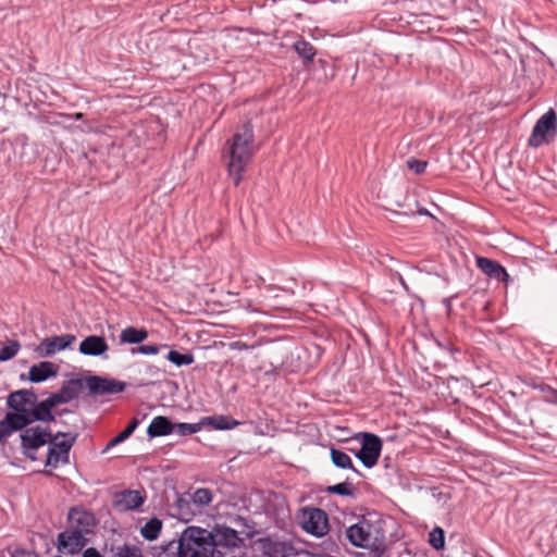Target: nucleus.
<instances>
[{
  "mask_svg": "<svg viewBox=\"0 0 557 557\" xmlns=\"http://www.w3.org/2000/svg\"><path fill=\"white\" fill-rule=\"evenodd\" d=\"M253 141V127L250 122H246L235 132L233 137L226 141L224 157L227 160L226 168L228 176L233 180L235 186H238L242 182L243 175L257 151Z\"/></svg>",
  "mask_w": 557,
  "mask_h": 557,
  "instance_id": "obj_1",
  "label": "nucleus"
},
{
  "mask_svg": "<svg viewBox=\"0 0 557 557\" xmlns=\"http://www.w3.org/2000/svg\"><path fill=\"white\" fill-rule=\"evenodd\" d=\"M211 533L200 527H187L177 541L168 544L164 550L173 548L177 557H215L214 544L210 542Z\"/></svg>",
  "mask_w": 557,
  "mask_h": 557,
  "instance_id": "obj_2",
  "label": "nucleus"
},
{
  "mask_svg": "<svg viewBox=\"0 0 557 557\" xmlns=\"http://www.w3.org/2000/svg\"><path fill=\"white\" fill-rule=\"evenodd\" d=\"M37 401L33 389H18L8 396L7 405L12 412H8L1 420V425H8L13 432L20 431L29 424L27 420L32 407Z\"/></svg>",
  "mask_w": 557,
  "mask_h": 557,
  "instance_id": "obj_3",
  "label": "nucleus"
},
{
  "mask_svg": "<svg viewBox=\"0 0 557 557\" xmlns=\"http://www.w3.org/2000/svg\"><path fill=\"white\" fill-rule=\"evenodd\" d=\"M76 434L57 433L49 442L46 466L53 469L66 465L70 460V450L76 441Z\"/></svg>",
  "mask_w": 557,
  "mask_h": 557,
  "instance_id": "obj_4",
  "label": "nucleus"
},
{
  "mask_svg": "<svg viewBox=\"0 0 557 557\" xmlns=\"http://www.w3.org/2000/svg\"><path fill=\"white\" fill-rule=\"evenodd\" d=\"M298 520L301 529L314 537H323L330 531L327 513L321 508H302L298 515Z\"/></svg>",
  "mask_w": 557,
  "mask_h": 557,
  "instance_id": "obj_5",
  "label": "nucleus"
},
{
  "mask_svg": "<svg viewBox=\"0 0 557 557\" xmlns=\"http://www.w3.org/2000/svg\"><path fill=\"white\" fill-rule=\"evenodd\" d=\"M556 112L553 109H549L536 121L529 138V146L539 148L544 144L549 143V140L556 135Z\"/></svg>",
  "mask_w": 557,
  "mask_h": 557,
  "instance_id": "obj_6",
  "label": "nucleus"
},
{
  "mask_svg": "<svg viewBox=\"0 0 557 557\" xmlns=\"http://www.w3.org/2000/svg\"><path fill=\"white\" fill-rule=\"evenodd\" d=\"M209 533H211L210 542L214 544L215 557H224V549L238 547L242 543L238 532L224 524H215Z\"/></svg>",
  "mask_w": 557,
  "mask_h": 557,
  "instance_id": "obj_7",
  "label": "nucleus"
},
{
  "mask_svg": "<svg viewBox=\"0 0 557 557\" xmlns=\"http://www.w3.org/2000/svg\"><path fill=\"white\" fill-rule=\"evenodd\" d=\"M382 450L381 438L372 433H363L360 449L355 454L366 468H373Z\"/></svg>",
  "mask_w": 557,
  "mask_h": 557,
  "instance_id": "obj_8",
  "label": "nucleus"
},
{
  "mask_svg": "<svg viewBox=\"0 0 557 557\" xmlns=\"http://www.w3.org/2000/svg\"><path fill=\"white\" fill-rule=\"evenodd\" d=\"M52 437L50 432L42 430L40 426L26 429L24 433L21 434V444L24 454L35 460L36 450L48 444Z\"/></svg>",
  "mask_w": 557,
  "mask_h": 557,
  "instance_id": "obj_9",
  "label": "nucleus"
},
{
  "mask_svg": "<svg viewBox=\"0 0 557 557\" xmlns=\"http://www.w3.org/2000/svg\"><path fill=\"white\" fill-rule=\"evenodd\" d=\"M146 499L144 490H123L113 494L112 505L117 511H133L141 507Z\"/></svg>",
  "mask_w": 557,
  "mask_h": 557,
  "instance_id": "obj_10",
  "label": "nucleus"
},
{
  "mask_svg": "<svg viewBox=\"0 0 557 557\" xmlns=\"http://www.w3.org/2000/svg\"><path fill=\"white\" fill-rule=\"evenodd\" d=\"M75 341L76 336L73 334L46 337L36 347V352L42 358H49L62 350L71 348Z\"/></svg>",
  "mask_w": 557,
  "mask_h": 557,
  "instance_id": "obj_11",
  "label": "nucleus"
},
{
  "mask_svg": "<svg viewBox=\"0 0 557 557\" xmlns=\"http://www.w3.org/2000/svg\"><path fill=\"white\" fill-rule=\"evenodd\" d=\"M86 544V536L81 534L79 531H74L70 528L58 535V550L65 555L78 554Z\"/></svg>",
  "mask_w": 557,
  "mask_h": 557,
  "instance_id": "obj_12",
  "label": "nucleus"
},
{
  "mask_svg": "<svg viewBox=\"0 0 557 557\" xmlns=\"http://www.w3.org/2000/svg\"><path fill=\"white\" fill-rule=\"evenodd\" d=\"M69 527L74 531H79L83 535H88L94 532L96 525V518L92 512L81 509L72 508L69 512Z\"/></svg>",
  "mask_w": 557,
  "mask_h": 557,
  "instance_id": "obj_13",
  "label": "nucleus"
},
{
  "mask_svg": "<svg viewBox=\"0 0 557 557\" xmlns=\"http://www.w3.org/2000/svg\"><path fill=\"white\" fill-rule=\"evenodd\" d=\"M85 387V382L83 377L75 376L67 381H64L61 388L49 396V398L53 401V404H67L71 400L75 399L83 388Z\"/></svg>",
  "mask_w": 557,
  "mask_h": 557,
  "instance_id": "obj_14",
  "label": "nucleus"
},
{
  "mask_svg": "<svg viewBox=\"0 0 557 557\" xmlns=\"http://www.w3.org/2000/svg\"><path fill=\"white\" fill-rule=\"evenodd\" d=\"M27 141H28V138L25 135L17 137L13 141L9 140V139L1 140V143H0V151L7 152L9 150V152L3 157V159L0 158V163L2 162L7 166H10L12 161H13V157L16 153V148L20 146L21 149H22L21 154H20L22 163L30 164L33 162L32 158H29L27 160H24L25 149L28 146Z\"/></svg>",
  "mask_w": 557,
  "mask_h": 557,
  "instance_id": "obj_15",
  "label": "nucleus"
},
{
  "mask_svg": "<svg viewBox=\"0 0 557 557\" xmlns=\"http://www.w3.org/2000/svg\"><path fill=\"white\" fill-rule=\"evenodd\" d=\"M371 524L367 521H359L346 530L348 541L356 547H368L371 541Z\"/></svg>",
  "mask_w": 557,
  "mask_h": 557,
  "instance_id": "obj_16",
  "label": "nucleus"
},
{
  "mask_svg": "<svg viewBox=\"0 0 557 557\" xmlns=\"http://www.w3.org/2000/svg\"><path fill=\"white\" fill-rule=\"evenodd\" d=\"M475 263L476 267L490 278L504 283L509 281L507 270L499 262L486 257H476Z\"/></svg>",
  "mask_w": 557,
  "mask_h": 557,
  "instance_id": "obj_17",
  "label": "nucleus"
},
{
  "mask_svg": "<svg viewBox=\"0 0 557 557\" xmlns=\"http://www.w3.org/2000/svg\"><path fill=\"white\" fill-rule=\"evenodd\" d=\"M190 492H186L183 494H178L176 502L174 504V509L176 510V517L185 522L191 521L197 515H199V510L196 507V504L191 502Z\"/></svg>",
  "mask_w": 557,
  "mask_h": 557,
  "instance_id": "obj_18",
  "label": "nucleus"
},
{
  "mask_svg": "<svg viewBox=\"0 0 557 557\" xmlns=\"http://www.w3.org/2000/svg\"><path fill=\"white\" fill-rule=\"evenodd\" d=\"M109 349L104 337L98 335H89L85 337L78 347V351L85 356H103Z\"/></svg>",
  "mask_w": 557,
  "mask_h": 557,
  "instance_id": "obj_19",
  "label": "nucleus"
},
{
  "mask_svg": "<svg viewBox=\"0 0 557 557\" xmlns=\"http://www.w3.org/2000/svg\"><path fill=\"white\" fill-rule=\"evenodd\" d=\"M55 407L53 401L48 397L45 400L39 403H35L32 407L27 420H29V424L35 421L40 422H50L54 421V416L52 414V408Z\"/></svg>",
  "mask_w": 557,
  "mask_h": 557,
  "instance_id": "obj_20",
  "label": "nucleus"
},
{
  "mask_svg": "<svg viewBox=\"0 0 557 557\" xmlns=\"http://www.w3.org/2000/svg\"><path fill=\"white\" fill-rule=\"evenodd\" d=\"M173 423L166 417L158 416L148 425L147 435L150 438H154L173 434Z\"/></svg>",
  "mask_w": 557,
  "mask_h": 557,
  "instance_id": "obj_21",
  "label": "nucleus"
},
{
  "mask_svg": "<svg viewBox=\"0 0 557 557\" xmlns=\"http://www.w3.org/2000/svg\"><path fill=\"white\" fill-rule=\"evenodd\" d=\"M57 369L54 364L49 361H41L38 364H34L29 369V381L33 383H40L47 379L54 376Z\"/></svg>",
  "mask_w": 557,
  "mask_h": 557,
  "instance_id": "obj_22",
  "label": "nucleus"
},
{
  "mask_svg": "<svg viewBox=\"0 0 557 557\" xmlns=\"http://www.w3.org/2000/svg\"><path fill=\"white\" fill-rule=\"evenodd\" d=\"M148 337L146 329H137L134 326L125 327L120 334L121 344H140Z\"/></svg>",
  "mask_w": 557,
  "mask_h": 557,
  "instance_id": "obj_23",
  "label": "nucleus"
},
{
  "mask_svg": "<svg viewBox=\"0 0 557 557\" xmlns=\"http://www.w3.org/2000/svg\"><path fill=\"white\" fill-rule=\"evenodd\" d=\"M202 423L211 425L214 430H232L236 428L239 422L230 416H212L206 417Z\"/></svg>",
  "mask_w": 557,
  "mask_h": 557,
  "instance_id": "obj_24",
  "label": "nucleus"
},
{
  "mask_svg": "<svg viewBox=\"0 0 557 557\" xmlns=\"http://www.w3.org/2000/svg\"><path fill=\"white\" fill-rule=\"evenodd\" d=\"M293 49L304 60L305 63L312 62L317 54V49L313 47V45L304 38L296 40L293 44Z\"/></svg>",
  "mask_w": 557,
  "mask_h": 557,
  "instance_id": "obj_25",
  "label": "nucleus"
},
{
  "mask_svg": "<svg viewBox=\"0 0 557 557\" xmlns=\"http://www.w3.org/2000/svg\"><path fill=\"white\" fill-rule=\"evenodd\" d=\"M110 552L112 557H144L141 548L135 544L129 543L112 545Z\"/></svg>",
  "mask_w": 557,
  "mask_h": 557,
  "instance_id": "obj_26",
  "label": "nucleus"
},
{
  "mask_svg": "<svg viewBox=\"0 0 557 557\" xmlns=\"http://www.w3.org/2000/svg\"><path fill=\"white\" fill-rule=\"evenodd\" d=\"M162 527V521L159 518L153 517L140 529V534L147 541H154L159 537Z\"/></svg>",
  "mask_w": 557,
  "mask_h": 557,
  "instance_id": "obj_27",
  "label": "nucleus"
},
{
  "mask_svg": "<svg viewBox=\"0 0 557 557\" xmlns=\"http://www.w3.org/2000/svg\"><path fill=\"white\" fill-rule=\"evenodd\" d=\"M331 459L337 468L351 469L355 473L361 475L360 471L352 466V461L349 455H347L345 451L337 448H331Z\"/></svg>",
  "mask_w": 557,
  "mask_h": 557,
  "instance_id": "obj_28",
  "label": "nucleus"
},
{
  "mask_svg": "<svg viewBox=\"0 0 557 557\" xmlns=\"http://www.w3.org/2000/svg\"><path fill=\"white\" fill-rule=\"evenodd\" d=\"M193 502L196 504L199 512H202V509L208 506L213 499V493L211 490L206 487L197 488L196 491L190 493Z\"/></svg>",
  "mask_w": 557,
  "mask_h": 557,
  "instance_id": "obj_29",
  "label": "nucleus"
},
{
  "mask_svg": "<svg viewBox=\"0 0 557 557\" xmlns=\"http://www.w3.org/2000/svg\"><path fill=\"white\" fill-rule=\"evenodd\" d=\"M85 386L88 387L90 394L94 395H104L107 388V379L100 376H88L84 379Z\"/></svg>",
  "mask_w": 557,
  "mask_h": 557,
  "instance_id": "obj_30",
  "label": "nucleus"
},
{
  "mask_svg": "<svg viewBox=\"0 0 557 557\" xmlns=\"http://www.w3.org/2000/svg\"><path fill=\"white\" fill-rule=\"evenodd\" d=\"M140 421L137 418H133L129 422V424L126 426L125 430H123L121 433H119L115 437H113L107 445V448L113 447L120 443H123L126 441L136 430V428L139 425Z\"/></svg>",
  "mask_w": 557,
  "mask_h": 557,
  "instance_id": "obj_31",
  "label": "nucleus"
},
{
  "mask_svg": "<svg viewBox=\"0 0 557 557\" xmlns=\"http://www.w3.org/2000/svg\"><path fill=\"white\" fill-rule=\"evenodd\" d=\"M166 359L177 367L189 366L195 361V357L191 352L182 354L174 349L169 351Z\"/></svg>",
  "mask_w": 557,
  "mask_h": 557,
  "instance_id": "obj_32",
  "label": "nucleus"
},
{
  "mask_svg": "<svg viewBox=\"0 0 557 557\" xmlns=\"http://www.w3.org/2000/svg\"><path fill=\"white\" fill-rule=\"evenodd\" d=\"M21 344L17 341H10L7 345L0 348V361H8L13 359L20 351Z\"/></svg>",
  "mask_w": 557,
  "mask_h": 557,
  "instance_id": "obj_33",
  "label": "nucleus"
},
{
  "mask_svg": "<svg viewBox=\"0 0 557 557\" xmlns=\"http://www.w3.org/2000/svg\"><path fill=\"white\" fill-rule=\"evenodd\" d=\"M529 385L535 389H539L543 394V397L546 401L552 404L557 403V389L544 383L532 382Z\"/></svg>",
  "mask_w": 557,
  "mask_h": 557,
  "instance_id": "obj_34",
  "label": "nucleus"
},
{
  "mask_svg": "<svg viewBox=\"0 0 557 557\" xmlns=\"http://www.w3.org/2000/svg\"><path fill=\"white\" fill-rule=\"evenodd\" d=\"M173 428H174L173 433L181 435V436L195 434L201 430L200 423H185V422L173 423Z\"/></svg>",
  "mask_w": 557,
  "mask_h": 557,
  "instance_id": "obj_35",
  "label": "nucleus"
},
{
  "mask_svg": "<svg viewBox=\"0 0 557 557\" xmlns=\"http://www.w3.org/2000/svg\"><path fill=\"white\" fill-rule=\"evenodd\" d=\"M429 543L436 550L444 548L445 545V534L443 529L440 527L434 528L429 533Z\"/></svg>",
  "mask_w": 557,
  "mask_h": 557,
  "instance_id": "obj_36",
  "label": "nucleus"
},
{
  "mask_svg": "<svg viewBox=\"0 0 557 557\" xmlns=\"http://www.w3.org/2000/svg\"><path fill=\"white\" fill-rule=\"evenodd\" d=\"M326 492L341 496H352L355 493V487L348 482H342L335 485H330L326 488Z\"/></svg>",
  "mask_w": 557,
  "mask_h": 557,
  "instance_id": "obj_37",
  "label": "nucleus"
},
{
  "mask_svg": "<svg viewBox=\"0 0 557 557\" xmlns=\"http://www.w3.org/2000/svg\"><path fill=\"white\" fill-rule=\"evenodd\" d=\"M106 385H107L106 394L122 393L126 387V384L124 382H121L117 380H112V379H107Z\"/></svg>",
  "mask_w": 557,
  "mask_h": 557,
  "instance_id": "obj_38",
  "label": "nucleus"
},
{
  "mask_svg": "<svg viewBox=\"0 0 557 557\" xmlns=\"http://www.w3.org/2000/svg\"><path fill=\"white\" fill-rule=\"evenodd\" d=\"M160 351V347L158 345L151 344V345H140L137 348H133L131 352L133 355L135 354H141V355H157Z\"/></svg>",
  "mask_w": 557,
  "mask_h": 557,
  "instance_id": "obj_39",
  "label": "nucleus"
},
{
  "mask_svg": "<svg viewBox=\"0 0 557 557\" xmlns=\"http://www.w3.org/2000/svg\"><path fill=\"white\" fill-rule=\"evenodd\" d=\"M407 165L410 170L414 171V173L421 174L425 171L428 163L418 159H409Z\"/></svg>",
  "mask_w": 557,
  "mask_h": 557,
  "instance_id": "obj_40",
  "label": "nucleus"
},
{
  "mask_svg": "<svg viewBox=\"0 0 557 557\" xmlns=\"http://www.w3.org/2000/svg\"><path fill=\"white\" fill-rule=\"evenodd\" d=\"M12 557H38V555L34 550L16 548L12 553Z\"/></svg>",
  "mask_w": 557,
  "mask_h": 557,
  "instance_id": "obj_41",
  "label": "nucleus"
},
{
  "mask_svg": "<svg viewBox=\"0 0 557 557\" xmlns=\"http://www.w3.org/2000/svg\"><path fill=\"white\" fill-rule=\"evenodd\" d=\"M82 557H104L97 548L88 547L83 552Z\"/></svg>",
  "mask_w": 557,
  "mask_h": 557,
  "instance_id": "obj_42",
  "label": "nucleus"
},
{
  "mask_svg": "<svg viewBox=\"0 0 557 557\" xmlns=\"http://www.w3.org/2000/svg\"><path fill=\"white\" fill-rule=\"evenodd\" d=\"M233 346L238 349H247L248 348V346L242 342H236L233 344Z\"/></svg>",
  "mask_w": 557,
  "mask_h": 557,
  "instance_id": "obj_43",
  "label": "nucleus"
},
{
  "mask_svg": "<svg viewBox=\"0 0 557 557\" xmlns=\"http://www.w3.org/2000/svg\"><path fill=\"white\" fill-rule=\"evenodd\" d=\"M236 519H237L238 521H243V520H244V519H243L242 517H239V516H237V518H236Z\"/></svg>",
  "mask_w": 557,
  "mask_h": 557,
  "instance_id": "obj_44",
  "label": "nucleus"
}]
</instances>
